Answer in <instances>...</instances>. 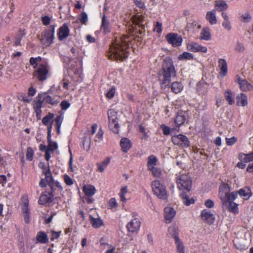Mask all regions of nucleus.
Segmentation results:
<instances>
[{
    "mask_svg": "<svg viewBox=\"0 0 253 253\" xmlns=\"http://www.w3.org/2000/svg\"><path fill=\"white\" fill-rule=\"evenodd\" d=\"M79 19L82 24H85L88 20L87 14L84 12H82L80 15Z\"/></svg>",
    "mask_w": 253,
    "mask_h": 253,
    "instance_id": "nucleus-58",
    "label": "nucleus"
},
{
    "mask_svg": "<svg viewBox=\"0 0 253 253\" xmlns=\"http://www.w3.org/2000/svg\"><path fill=\"white\" fill-rule=\"evenodd\" d=\"M26 32L25 30L20 29L15 37L14 45L17 46L20 45L21 41L22 38L25 36Z\"/></svg>",
    "mask_w": 253,
    "mask_h": 253,
    "instance_id": "nucleus-33",
    "label": "nucleus"
},
{
    "mask_svg": "<svg viewBox=\"0 0 253 253\" xmlns=\"http://www.w3.org/2000/svg\"><path fill=\"white\" fill-rule=\"evenodd\" d=\"M183 86L182 84L179 82H174L171 85V91L174 93H178L183 89Z\"/></svg>",
    "mask_w": 253,
    "mask_h": 253,
    "instance_id": "nucleus-39",
    "label": "nucleus"
},
{
    "mask_svg": "<svg viewBox=\"0 0 253 253\" xmlns=\"http://www.w3.org/2000/svg\"><path fill=\"white\" fill-rule=\"evenodd\" d=\"M244 50L245 47L243 44L238 42L235 46V50L238 52H241L244 51Z\"/></svg>",
    "mask_w": 253,
    "mask_h": 253,
    "instance_id": "nucleus-61",
    "label": "nucleus"
},
{
    "mask_svg": "<svg viewBox=\"0 0 253 253\" xmlns=\"http://www.w3.org/2000/svg\"><path fill=\"white\" fill-rule=\"evenodd\" d=\"M100 30L105 35L108 34L111 32V26L110 22L106 19V17L105 14H104L102 17Z\"/></svg>",
    "mask_w": 253,
    "mask_h": 253,
    "instance_id": "nucleus-24",
    "label": "nucleus"
},
{
    "mask_svg": "<svg viewBox=\"0 0 253 253\" xmlns=\"http://www.w3.org/2000/svg\"><path fill=\"white\" fill-rule=\"evenodd\" d=\"M235 81L239 84L240 89L243 91L253 89V86L246 79L241 78L238 75L236 76Z\"/></svg>",
    "mask_w": 253,
    "mask_h": 253,
    "instance_id": "nucleus-12",
    "label": "nucleus"
},
{
    "mask_svg": "<svg viewBox=\"0 0 253 253\" xmlns=\"http://www.w3.org/2000/svg\"><path fill=\"white\" fill-rule=\"evenodd\" d=\"M239 158L244 163H249L253 161V152H250L248 154L241 153L239 155Z\"/></svg>",
    "mask_w": 253,
    "mask_h": 253,
    "instance_id": "nucleus-36",
    "label": "nucleus"
},
{
    "mask_svg": "<svg viewBox=\"0 0 253 253\" xmlns=\"http://www.w3.org/2000/svg\"><path fill=\"white\" fill-rule=\"evenodd\" d=\"M251 16L248 13H246L245 14H243L241 16V21L243 22H249L251 20Z\"/></svg>",
    "mask_w": 253,
    "mask_h": 253,
    "instance_id": "nucleus-60",
    "label": "nucleus"
},
{
    "mask_svg": "<svg viewBox=\"0 0 253 253\" xmlns=\"http://www.w3.org/2000/svg\"><path fill=\"white\" fill-rule=\"evenodd\" d=\"M161 128L162 129L163 134L165 135H168L170 134V129L169 126L165 125H162L161 126Z\"/></svg>",
    "mask_w": 253,
    "mask_h": 253,
    "instance_id": "nucleus-64",
    "label": "nucleus"
},
{
    "mask_svg": "<svg viewBox=\"0 0 253 253\" xmlns=\"http://www.w3.org/2000/svg\"><path fill=\"white\" fill-rule=\"evenodd\" d=\"M166 39L168 42L171 44L173 47L180 46L183 42L182 37L174 33L168 34L166 36Z\"/></svg>",
    "mask_w": 253,
    "mask_h": 253,
    "instance_id": "nucleus-9",
    "label": "nucleus"
},
{
    "mask_svg": "<svg viewBox=\"0 0 253 253\" xmlns=\"http://www.w3.org/2000/svg\"><path fill=\"white\" fill-rule=\"evenodd\" d=\"M64 180L66 185L71 186L73 184V179L67 174L64 175Z\"/></svg>",
    "mask_w": 253,
    "mask_h": 253,
    "instance_id": "nucleus-63",
    "label": "nucleus"
},
{
    "mask_svg": "<svg viewBox=\"0 0 253 253\" xmlns=\"http://www.w3.org/2000/svg\"><path fill=\"white\" fill-rule=\"evenodd\" d=\"M104 131L102 127H100L97 134L95 135L94 141L100 142L103 138Z\"/></svg>",
    "mask_w": 253,
    "mask_h": 253,
    "instance_id": "nucleus-50",
    "label": "nucleus"
},
{
    "mask_svg": "<svg viewBox=\"0 0 253 253\" xmlns=\"http://www.w3.org/2000/svg\"><path fill=\"white\" fill-rule=\"evenodd\" d=\"M118 207V204L117 202L116 199L115 198H111L108 203V209L112 210L113 211H115L117 210Z\"/></svg>",
    "mask_w": 253,
    "mask_h": 253,
    "instance_id": "nucleus-42",
    "label": "nucleus"
},
{
    "mask_svg": "<svg viewBox=\"0 0 253 253\" xmlns=\"http://www.w3.org/2000/svg\"><path fill=\"white\" fill-rule=\"evenodd\" d=\"M49 187H50L51 189L53 191V189L55 187H57L58 188L59 190H63V188H62V185L61 184V183L58 182V181H53L52 182V185L51 186H49Z\"/></svg>",
    "mask_w": 253,
    "mask_h": 253,
    "instance_id": "nucleus-62",
    "label": "nucleus"
},
{
    "mask_svg": "<svg viewBox=\"0 0 253 253\" xmlns=\"http://www.w3.org/2000/svg\"><path fill=\"white\" fill-rule=\"evenodd\" d=\"M165 219L167 223H170L175 215V211L171 207H166L164 209Z\"/></svg>",
    "mask_w": 253,
    "mask_h": 253,
    "instance_id": "nucleus-22",
    "label": "nucleus"
},
{
    "mask_svg": "<svg viewBox=\"0 0 253 253\" xmlns=\"http://www.w3.org/2000/svg\"><path fill=\"white\" fill-rule=\"evenodd\" d=\"M141 222L139 218H134L129 222L126 226L128 231L130 232L134 233L137 232L140 228Z\"/></svg>",
    "mask_w": 253,
    "mask_h": 253,
    "instance_id": "nucleus-17",
    "label": "nucleus"
},
{
    "mask_svg": "<svg viewBox=\"0 0 253 253\" xmlns=\"http://www.w3.org/2000/svg\"><path fill=\"white\" fill-rule=\"evenodd\" d=\"M176 184L177 188L183 191L180 196L183 204L189 206L195 203L193 198H189L186 192H189L192 187V180L190 177L187 174H183L179 175L176 177Z\"/></svg>",
    "mask_w": 253,
    "mask_h": 253,
    "instance_id": "nucleus-4",
    "label": "nucleus"
},
{
    "mask_svg": "<svg viewBox=\"0 0 253 253\" xmlns=\"http://www.w3.org/2000/svg\"><path fill=\"white\" fill-rule=\"evenodd\" d=\"M47 139L48 145L46 154H45V159L48 162L51 158V153H53L58 148V144L56 142L52 141L51 137L47 138Z\"/></svg>",
    "mask_w": 253,
    "mask_h": 253,
    "instance_id": "nucleus-15",
    "label": "nucleus"
},
{
    "mask_svg": "<svg viewBox=\"0 0 253 253\" xmlns=\"http://www.w3.org/2000/svg\"><path fill=\"white\" fill-rule=\"evenodd\" d=\"M169 234L176 241L180 239L178 237V229L175 226H171L169 228Z\"/></svg>",
    "mask_w": 253,
    "mask_h": 253,
    "instance_id": "nucleus-40",
    "label": "nucleus"
},
{
    "mask_svg": "<svg viewBox=\"0 0 253 253\" xmlns=\"http://www.w3.org/2000/svg\"><path fill=\"white\" fill-rule=\"evenodd\" d=\"M34 152L33 149L31 147L27 148L26 153V159L28 161H32L33 158Z\"/></svg>",
    "mask_w": 253,
    "mask_h": 253,
    "instance_id": "nucleus-57",
    "label": "nucleus"
},
{
    "mask_svg": "<svg viewBox=\"0 0 253 253\" xmlns=\"http://www.w3.org/2000/svg\"><path fill=\"white\" fill-rule=\"evenodd\" d=\"M42 98L41 101L42 102V104L45 102L47 104H50L52 106H56L59 103V101L57 99H55L53 98L51 96L49 95L46 93L42 94Z\"/></svg>",
    "mask_w": 253,
    "mask_h": 253,
    "instance_id": "nucleus-23",
    "label": "nucleus"
},
{
    "mask_svg": "<svg viewBox=\"0 0 253 253\" xmlns=\"http://www.w3.org/2000/svg\"><path fill=\"white\" fill-rule=\"evenodd\" d=\"M201 218L204 222L209 224H212L215 220L214 214L207 209H204L202 211Z\"/></svg>",
    "mask_w": 253,
    "mask_h": 253,
    "instance_id": "nucleus-16",
    "label": "nucleus"
},
{
    "mask_svg": "<svg viewBox=\"0 0 253 253\" xmlns=\"http://www.w3.org/2000/svg\"><path fill=\"white\" fill-rule=\"evenodd\" d=\"M176 76V71L172 59L166 57L163 62L162 68L158 73L159 81L162 88H166L169 85L171 78Z\"/></svg>",
    "mask_w": 253,
    "mask_h": 253,
    "instance_id": "nucleus-3",
    "label": "nucleus"
},
{
    "mask_svg": "<svg viewBox=\"0 0 253 253\" xmlns=\"http://www.w3.org/2000/svg\"><path fill=\"white\" fill-rule=\"evenodd\" d=\"M71 106V104L69 101L64 100L60 103V106L62 110H66L68 109Z\"/></svg>",
    "mask_w": 253,
    "mask_h": 253,
    "instance_id": "nucleus-59",
    "label": "nucleus"
},
{
    "mask_svg": "<svg viewBox=\"0 0 253 253\" xmlns=\"http://www.w3.org/2000/svg\"><path fill=\"white\" fill-rule=\"evenodd\" d=\"M230 193H236L237 197L239 195L245 200H248L252 196V193L250 187H246L245 188H241L237 191H234Z\"/></svg>",
    "mask_w": 253,
    "mask_h": 253,
    "instance_id": "nucleus-21",
    "label": "nucleus"
},
{
    "mask_svg": "<svg viewBox=\"0 0 253 253\" xmlns=\"http://www.w3.org/2000/svg\"><path fill=\"white\" fill-rule=\"evenodd\" d=\"M37 242L42 244H46L48 242V238L46 234L43 231H40L36 236Z\"/></svg>",
    "mask_w": 253,
    "mask_h": 253,
    "instance_id": "nucleus-31",
    "label": "nucleus"
},
{
    "mask_svg": "<svg viewBox=\"0 0 253 253\" xmlns=\"http://www.w3.org/2000/svg\"><path fill=\"white\" fill-rule=\"evenodd\" d=\"M116 92V88L112 86L106 93V97L108 98L111 99L114 97Z\"/></svg>",
    "mask_w": 253,
    "mask_h": 253,
    "instance_id": "nucleus-55",
    "label": "nucleus"
},
{
    "mask_svg": "<svg viewBox=\"0 0 253 253\" xmlns=\"http://www.w3.org/2000/svg\"><path fill=\"white\" fill-rule=\"evenodd\" d=\"M144 17L143 15H138L135 16L134 19L133 23L136 25H138L139 27L143 25L142 22L144 20Z\"/></svg>",
    "mask_w": 253,
    "mask_h": 253,
    "instance_id": "nucleus-52",
    "label": "nucleus"
},
{
    "mask_svg": "<svg viewBox=\"0 0 253 253\" xmlns=\"http://www.w3.org/2000/svg\"><path fill=\"white\" fill-rule=\"evenodd\" d=\"M157 158L154 155H150L148 158L147 166L148 168L149 169L152 167H154L156 165L157 162Z\"/></svg>",
    "mask_w": 253,
    "mask_h": 253,
    "instance_id": "nucleus-46",
    "label": "nucleus"
},
{
    "mask_svg": "<svg viewBox=\"0 0 253 253\" xmlns=\"http://www.w3.org/2000/svg\"><path fill=\"white\" fill-rule=\"evenodd\" d=\"M206 19L211 25H214L217 23V20L215 14V10H212L208 11L206 14Z\"/></svg>",
    "mask_w": 253,
    "mask_h": 253,
    "instance_id": "nucleus-28",
    "label": "nucleus"
},
{
    "mask_svg": "<svg viewBox=\"0 0 253 253\" xmlns=\"http://www.w3.org/2000/svg\"><path fill=\"white\" fill-rule=\"evenodd\" d=\"M49 70V66L47 63L40 64L33 72V76L39 81H44L48 77Z\"/></svg>",
    "mask_w": 253,
    "mask_h": 253,
    "instance_id": "nucleus-7",
    "label": "nucleus"
},
{
    "mask_svg": "<svg viewBox=\"0 0 253 253\" xmlns=\"http://www.w3.org/2000/svg\"><path fill=\"white\" fill-rule=\"evenodd\" d=\"M218 196L222 206L227 207L228 211L235 214L239 213L238 204L234 202L237 198L236 193H230L228 184L222 183L219 186Z\"/></svg>",
    "mask_w": 253,
    "mask_h": 253,
    "instance_id": "nucleus-2",
    "label": "nucleus"
},
{
    "mask_svg": "<svg viewBox=\"0 0 253 253\" xmlns=\"http://www.w3.org/2000/svg\"><path fill=\"white\" fill-rule=\"evenodd\" d=\"M175 243L177 253H185V247L180 239H177V241H175Z\"/></svg>",
    "mask_w": 253,
    "mask_h": 253,
    "instance_id": "nucleus-49",
    "label": "nucleus"
},
{
    "mask_svg": "<svg viewBox=\"0 0 253 253\" xmlns=\"http://www.w3.org/2000/svg\"><path fill=\"white\" fill-rule=\"evenodd\" d=\"M186 47L188 50L192 52L206 53L208 51V48L206 46H203L195 42L188 43Z\"/></svg>",
    "mask_w": 253,
    "mask_h": 253,
    "instance_id": "nucleus-10",
    "label": "nucleus"
},
{
    "mask_svg": "<svg viewBox=\"0 0 253 253\" xmlns=\"http://www.w3.org/2000/svg\"><path fill=\"white\" fill-rule=\"evenodd\" d=\"M210 84L204 80L200 81L196 85V90L199 95L202 96H206L208 92Z\"/></svg>",
    "mask_w": 253,
    "mask_h": 253,
    "instance_id": "nucleus-14",
    "label": "nucleus"
},
{
    "mask_svg": "<svg viewBox=\"0 0 253 253\" xmlns=\"http://www.w3.org/2000/svg\"><path fill=\"white\" fill-rule=\"evenodd\" d=\"M211 38L210 29L209 27L204 28L201 32L200 39L206 41L210 40Z\"/></svg>",
    "mask_w": 253,
    "mask_h": 253,
    "instance_id": "nucleus-38",
    "label": "nucleus"
},
{
    "mask_svg": "<svg viewBox=\"0 0 253 253\" xmlns=\"http://www.w3.org/2000/svg\"><path fill=\"white\" fill-rule=\"evenodd\" d=\"M218 67L220 69L219 76L223 78L228 73L227 63L225 59L219 58L218 60Z\"/></svg>",
    "mask_w": 253,
    "mask_h": 253,
    "instance_id": "nucleus-19",
    "label": "nucleus"
},
{
    "mask_svg": "<svg viewBox=\"0 0 253 253\" xmlns=\"http://www.w3.org/2000/svg\"><path fill=\"white\" fill-rule=\"evenodd\" d=\"M21 210L23 214L30 212V209L29 208V200L28 198H26L23 201Z\"/></svg>",
    "mask_w": 253,
    "mask_h": 253,
    "instance_id": "nucleus-48",
    "label": "nucleus"
},
{
    "mask_svg": "<svg viewBox=\"0 0 253 253\" xmlns=\"http://www.w3.org/2000/svg\"><path fill=\"white\" fill-rule=\"evenodd\" d=\"M83 191L85 195L87 197H92L96 193L95 187L92 185H87L84 186Z\"/></svg>",
    "mask_w": 253,
    "mask_h": 253,
    "instance_id": "nucleus-27",
    "label": "nucleus"
},
{
    "mask_svg": "<svg viewBox=\"0 0 253 253\" xmlns=\"http://www.w3.org/2000/svg\"><path fill=\"white\" fill-rule=\"evenodd\" d=\"M234 94L231 90H227L224 92V97L229 105H233L235 103Z\"/></svg>",
    "mask_w": 253,
    "mask_h": 253,
    "instance_id": "nucleus-37",
    "label": "nucleus"
},
{
    "mask_svg": "<svg viewBox=\"0 0 253 253\" xmlns=\"http://www.w3.org/2000/svg\"><path fill=\"white\" fill-rule=\"evenodd\" d=\"M194 59L193 55L188 52H184L178 56V59L180 61L185 60H193Z\"/></svg>",
    "mask_w": 253,
    "mask_h": 253,
    "instance_id": "nucleus-44",
    "label": "nucleus"
},
{
    "mask_svg": "<svg viewBox=\"0 0 253 253\" xmlns=\"http://www.w3.org/2000/svg\"><path fill=\"white\" fill-rule=\"evenodd\" d=\"M120 146L123 152L127 153L131 147L132 143L128 138L123 137L121 139Z\"/></svg>",
    "mask_w": 253,
    "mask_h": 253,
    "instance_id": "nucleus-25",
    "label": "nucleus"
},
{
    "mask_svg": "<svg viewBox=\"0 0 253 253\" xmlns=\"http://www.w3.org/2000/svg\"><path fill=\"white\" fill-rule=\"evenodd\" d=\"M248 104L247 95L243 93L238 95L237 98V105L238 106H245Z\"/></svg>",
    "mask_w": 253,
    "mask_h": 253,
    "instance_id": "nucleus-35",
    "label": "nucleus"
},
{
    "mask_svg": "<svg viewBox=\"0 0 253 253\" xmlns=\"http://www.w3.org/2000/svg\"><path fill=\"white\" fill-rule=\"evenodd\" d=\"M154 30L156 31L158 34H161L163 29L162 23L160 22H155L154 23Z\"/></svg>",
    "mask_w": 253,
    "mask_h": 253,
    "instance_id": "nucleus-54",
    "label": "nucleus"
},
{
    "mask_svg": "<svg viewBox=\"0 0 253 253\" xmlns=\"http://www.w3.org/2000/svg\"><path fill=\"white\" fill-rule=\"evenodd\" d=\"M53 200V194L52 192L44 191L42 192L38 200L40 205H45L52 202Z\"/></svg>",
    "mask_w": 253,
    "mask_h": 253,
    "instance_id": "nucleus-13",
    "label": "nucleus"
},
{
    "mask_svg": "<svg viewBox=\"0 0 253 253\" xmlns=\"http://www.w3.org/2000/svg\"><path fill=\"white\" fill-rule=\"evenodd\" d=\"M54 114L51 113H49L47 115H46L45 117H44L42 119V123L44 126H47L48 124H49L50 122L53 121V118L54 117Z\"/></svg>",
    "mask_w": 253,
    "mask_h": 253,
    "instance_id": "nucleus-47",
    "label": "nucleus"
},
{
    "mask_svg": "<svg viewBox=\"0 0 253 253\" xmlns=\"http://www.w3.org/2000/svg\"><path fill=\"white\" fill-rule=\"evenodd\" d=\"M225 140L227 146H232L237 141L238 139L235 136H233L231 138H226Z\"/></svg>",
    "mask_w": 253,
    "mask_h": 253,
    "instance_id": "nucleus-56",
    "label": "nucleus"
},
{
    "mask_svg": "<svg viewBox=\"0 0 253 253\" xmlns=\"http://www.w3.org/2000/svg\"><path fill=\"white\" fill-rule=\"evenodd\" d=\"M108 117L109 122L118 121L117 117V112L114 109H109L108 111Z\"/></svg>",
    "mask_w": 253,
    "mask_h": 253,
    "instance_id": "nucleus-43",
    "label": "nucleus"
},
{
    "mask_svg": "<svg viewBox=\"0 0 253 253\" xmlns=\"http://www.w3.org/2000/svg\"><path fill=\"white\" fill-rule=\"evenodd\" d=\"M45 175V180L47 181L48 185L49 186L52 185V182L54 181L52 174L50 171V169H48L46 171L43 173Z\"/></svg>",
    "mask_w": 253,
    "mask_h": 253,
    "instance_id": "nucleus-45",
    "label": "nucleus"
},
{
    "mask_svg": "<svg viewBox=\"0 0 253 253\" xmlns=\"http://www.w3.org/2000/svg\"><path fill=\"white\" fill-rule=\"evenodd\" d=\"M171 141L174 145L183 148H187L190 146V142L188 137L182 134L173 135L171 137Z\"/></svg>",
    "mask_w": 253,
    "mask_h": 253,
    "instance_id": "nucleus-8",
    "label": "nucleus"
},
{
    "mask_svg": "<svg viewBox=\"0 0 253 253\" xmlns=\"http://www.w3.org/2000/svg\"><path fill=\"white\" fill-rule=\"evenodd\" d=\"M151 187L154 195L158 198L166 200L168 198V193L165 185L159 180H155L152 182Z\"/></svg>",
    "mask_w": 253,
    "mask_h": 253,
    "instance_id": "nucleus-5",
    "label": "nucleus"
},
{
    "mask_svg": "<svg viewBox=\"0 0 253 253\" xmlns=\"http://www.w3.org/2000/svg\"><path fill=\"white\" fill-rule=\"evenodd\" d=\"M201 28V26L198 21L191 20L187 23L185 28L186 30L190 33H196Z\"/></svg>",
    "mask_w": 253,
    "mask_h": 253,
    "instance_id": "nucleus-20",
    "label": "nucleus"
},
{
    "mask_svg": "<svg viewBox=\"0 0 253 253\" xmlns=\"http://www.w3.org/2000/svg\"><path fill=\"white\" fill-rule=\"evenodd\" d=\"M76 67L74 65L71 64L70 67L73 70L74 73L75 74H78L81 71L83 65V56H79L77 58V61H76Z\"/></svg>",
    "mask_w": 253,
    "mask_h": 253,
    "instance_id": "nucleus-26",
    "label": "nucleus"
},
{
    "mask_svg": "<svg viewBox=\"0 0 253 253\" xmlns=\"http://www.w3.org/2000/svg\"><path fill=\"white\" fill-rule=\"evenodd\" d=\"M215 9L218 11H223L228 8L226 2L222 0H216L214 2Z\"/></svg>",
    "mask_w": 253,
    "mask_h": 253,
    "instance_id": "nucleus-29",
    "label": "nucleus"
},
{
    "mask_svg": "<svg viewBox=\"0 0 253 253\" xmlns=\"http://www.w3.org/2000/svg\"><path fill=\"white\" fill-rule=\"evenodd\" d=\"M42 95L41 93H39L37 96L38 100L33 102V109L36 114V117L38 120H40L42 117V102L41 101Z\"/></svg>",
    "mask_w": 253,
    "mask_h": 253,
    "instance_id": "nucleus-11",
    "label": "nucleus"
},
{
    "mask_svg": "<svg viewBox=\"0 0 253 253\" xmlns=\"http://www.w3.org/2000/svg\"><path fill=\"white\" fill-rule=\"evenodd\" d=\"M133 40L129 35H117L114 37L107 56L109 59L123 61L129 55L128 48Z\"/></svg>",
    "mask_w": 253,
    "mask_h": 253,
    "instance_id": "nucleus-1",
    "label": "nucleus"
},
{
    "mask_svg": "<svg viewBox=\"0 0 253 253\" xmlns=\"http://www.w3.org/2000/svg\"><path fill=\"white\" fill-rule=\"evenodd\" d=\"M55 26L50 25L41 34L40 40L42 45L49 46L53 42L54 39Z\"/></svg>",
    "mask_w": 253,
    "mask_h": 253,
    "instance_id": "nucleus-6",
    "label": "nucleus"
},
{
    "mask_svg": "<svg viewBox=\"0 0 253 253\" xmlns=\"http://www.w3.org/2000/svg\"><path fill=\"white\" fill-rule=\"evenodd\" d=\"M89 218L90 223L94 228H99L103 225V220L100 217L94 218L90 215Z\"/></svg>",
    "mask_w": 253,
    "mask_h": 253,
    "instance_id": "nucleus-30",
    "label": "nucleus"
},
{
    "mask_svg": "<svg viewBox=\"0 0 253 253\" xmlns=\"http://www.w3.org/2000/svg\"><path fill=\"white\" fill-rule=\"evenodd\" d=\"M63 119L64 116L63 114H61L60 115L57 116L55 119V124L56 126H57L58 127H61Z\"/></svg>",
    "mask_w": 253,
    "mask_h": 253,
    "instance_id": "nucleus-53",
    "label": "nucleus"
},
{
    "mask_svg": "<svg viewBox=\"0 0 253 253\" xmlns=\"http://www.w3.org/2000/svg\"><path fill=\"white\" fill-rule=\"evenodd\" d=\"M70 30L68 25L64 23L57 30V37L59 41H62L68 37Z\"/></svg>",
    "mask_w": 253,
    "mask_h": 253,
    "instance_id": "nucleus-18",
    "label": "nucleus"
},
{
    "mask_svg": "<svg viewBox=\"0 0 253 253\" xmlns=\"http://www.w3.org/2000/svg\"><path fill=\"white\" fill-rule=\"evenodd\" d=\"M152 173L153 175L155 177H160L162 172L160 169L154 167H152L148 169Z\"/></svg>",
    "mask_w": 253,
    "mask_h": 253,
    "instance_id": "nucleus-51",
    "label": "nucleus"
},
{
    "mask_svg": "<svg viewBox=\"0 0 253 253\" xmlns=\"http://www.w3.org/2000/svg\"><path fill=\"white\" fill-rule=\"evenodd\" d=\"M109 127L114 133L118 134L119 131L120 127L118 121L109 122Z\"/></svg>",
    "mask_w": 253,
    "mask_h": 253,
    "instance_id": "nucleus-41",
    "label": "nucleus"
},
{
    "mask_svg": "<svg viewBox=\"0 0 253 253\" xmlns=\"http://www.w3.org/2000/svg\"><path fill=\"white\" fill-rule=\"evenodd\" d=\"M186 118L182 112H178L175 118L174 123L177 127H179L185 123Z\"/></svg>",
    "mask_w": 253,
    "mask_h": 253,
    "instance_id": "nucleus-32",
    "label": "nucleus"
},
{
    "mask_svg": "<svg viewBox=\"0 0 253 253\" xmlns=\"http://www.w3.org/2000/svg\"><path fill=\"white\" fill-rule=\"evenodd\" d=\"M111 161V159L109 157H106L102 162L101 163H98L96 164L97 167V170L100 172L104 171L105 169L109 165Z\"/></svg>",
    "mask_w": 253,
    "mask_h": 253,
    "instance_id": "nucleus-34",
    "label": "nucleus"
}]
</instances>
